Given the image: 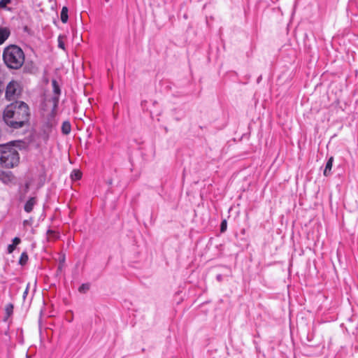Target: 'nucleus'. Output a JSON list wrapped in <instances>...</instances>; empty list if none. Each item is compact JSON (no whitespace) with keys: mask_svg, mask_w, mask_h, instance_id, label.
I'll list each match as a JSON object with an SVG mask.
<instances>
[{"mask_svg":"<svg viewBox=\"0 0 358 358\" xmlns=\"http://www.w3.org/2000/svg\"><path fill=\"white\" fill-rule=\"evenodd\" d=\"M29 109L23 101H15L7 106L3 112L6 124L13 128L22 127L29 120Z\"/></svg>","mask_w":358,"mask_h":358,"instance_id":"f257e3e1","label":"nucleus"},{"mask_svg":"<svg viewBox=\"0 0 358 358\" xmlns=\"http://www.w3.org/2000/svg\"><path fill=\"white\" fill-rule=\"evenodd\" d=\"M3 59L9 69H18L24 64V54L18 46L9 45L3 50Z\"/></svg>","mask_w":358,"mask_h":358,"instance_id":"f03ea898","label":"nucleus"},{"mask_svg":"<svg viewBox=\"0 0 358 358\" xmlns=\"http://www.w3.org/2000/svg\"><path fill=\"white\" fill-rule=\"evenodd\" d=\"M16 149L8 145H0V164L6 168H13L19 162Z\"/></svg>","mask_w":358,"mask_h":358,"instance_id":"7ed1b4c3","label":"nucleus"},{"mask_svg":"<svg viewBox=\"0 0 358 358\" xmlns=\"http://www.w3.org/2000/svg\"><path fill=\"white\" fill-rule=\"evenodd\" d=\"M21 90L22 89L19 83L15 80L10 81L6 87V98L8 101L15 100L21 94Z\"/></svg>","mask_w":358,"mask_h":358,"instance_id":"20e7f679","label":"nucleus"},{"mask_svg":"<svg viewBox=\"0 0 358 358\" xmlns=\"http://www.w3.org/2000/svg\"><path fill=\"white\" fill-rule=\"evenodd\" d=\"M59 102L57 96H48L45 98L43 103V109L50 113H54Z\"/></svg>","mask_w":358,"mask_h":358,"instance_id":"39448f33","label":"nucleus"},{"mask_svg":"<svg viewBox=\"0 0 358 358\" xmlns=\"http://www.w3.org/2000/svg\"><path fill=\"white\" fill-rule=\"evenodd\" d=\"M36 201L35 197H31L25 203L24 205V210L27 213H30L36 204Z\"/></svg>","mask_w":358,"mask_h":358,"instance_id":"423d86ee","label":"nucleus"},{"mask_svg":"<svg viewBox=\"0 0 358 358\" xmlns=\"http://www.w3.org/2000/svg\"><path fill=\"white\" fill-rule=\"evenodd\" d=\"M10 31L7 28L0 29V45L3 44L5 41L8 38Z\"/></svg>","mask_w":358,"mask_h":358,"instance_id":"0eeeda50","label":"nucleus"},{"mask_svg":"<svg viewBox=\"0 0 358 358\" xmlns=\"http://www.w3.org/2000/svg\"><path fill=\"white\" fill-rule=\"evenodd\" d=\"M333 162H334V157H331L329 159V160L327 161V164H326V166H325V169H324V176H327L329 175L330 171H331V168H332Z\"/></svg>","mask_w":358,"mask_h":358,"instance_id":"6e6552de","label":"nucleus"},{"mask_svg":"<svg viewBox=\"0 0 358 358\" xmlns=\"http://www.w3.org/2000/svg\"><path fill=\"white\" fill-rule=\"evenodd\" d=\"M20 243V239L17 237H15L13 240V244H10L8 246V252L12 253L15 250L16 245H17Z\"/></svg>","mask_w":358,"mask_h":358,"instance_id":"1a4fd4ad","label":"nucleus"},{"mask_svg":"<svg viewBox=\"0 0 358 358\" xmlns=\"http://www.w3.org/2000/svg\"><path fill=\"white\" fill-rule=\"evenodd\" d=\"M68 8L64 6L61 11V20L63 23H66L68 21Z\"/></svg>","mask_w":358,"mask_h":358,"instance_id":"9d476101","label":"nucleus"},{"mask_svg":"<svg viewBox=\"0 0 358 358\" xmlns=\"http://www.w3.org/2000/svg\"><path fill=\"white\" fill-rule=\"evenodd\" d=\"M52 88H53V92H54L53 96H57L59 97V96L60 94V88H59V86L57 82L56 81V80H52Z\"/></svg>","mask_w":358,"mask_h":358,"instance_id":"9b49d317","label":"nucleus"},{"mask_svg":"<svg viewBox=\"0 0 358 358\" xmlns=\"http://www.w3.org/2000/svg\"><path fill=\"white\" fill-rule=\"evenodd\" d=\"M62 129V132L64 134H69L71 131V124H69V122H63Z\"/></svg>","mask_w":358,"mask_h":358,"instance_id":"f8f14e48","label":"nucleus"},{"mask_svg":"<svg viewBox=\"0 0 358 358\" xmlns=\"http://www.w3.org/2000/svg\"><path fill=\"white\" fill-rule=\"evenodd\" d=\"M82 173L78 170H73L71 174V179L73 180H78L80 179Z\"/></svg>","mask_w":358,"mask_h":358,"instance_id":"ddd939ff","label":"nucleus"},{"mask_svg":"<svg viewBox=\"0 0 358 358\" xmlns=\"http://www.w3.org/2000/svg\"><path fill=\"white\" fill-rule=\"evenodd\" d=\"M28 260V255L27 254V252H22L21 254V256H20V260H19V263L21 264V265H24L27 263Z\"/></svg>","mask_w":358,"mask_h":358,"instance_id":"4468645a","label":"nucleus"},{"mask_svg":"<svg viewBox=\"0 0 358 358\" xmlns=\"http://www.w3.org/2000/svg\"><path fill=\"white\" fill-rule=\"evenodd\" d=\"M10 0H1L0 1V8H4L9 3Z\"/></svg>","mask_w":358,"mask_h":358,"instance_id":"2eb2a0df","label":"nucleus"},{"mask_svg":"<svg viewBox=\"0 0 358 358\" xmlns=\"http://www.w3.org/2000/svg\"><path fill=\"white\" fill-rule=\"evenodd\" d=\"M89 289V285H86V284H83L80 287H79V291L80 292H85L86 290H88Z\"/></svg>","mask_w":358,"mask_h":358,"instance_id":"dca6fc26","label":"nucleus"},{"mask_svg":"<svg viewBox=\"0 0 358 358\" xmlns=\"http://www.w3.org/2000/svg\"><path fill=\"white\" fill-rule=\"evenodd\" d=\"M58 46L62 49H64V43L62 41V38L61 36H59L58 38Z\"/></svg>","mask_w":358,"mask_h":358,"instance_id":"f3484780","label":"nucleus"},{"mask_svg":"<svg viewBox=\"0 0 358 358\" xmlns=\"http://www.w3.org/2000/svg\"><path fill=\"white\" fill-rule=\"evenodd\" d=\"M226 229H227V221L224 220L221 223L220 230L222 232H224L226 230Z\"/></svg>","mask_w":358,"mask_h":358,"instance_id":"a211bd4d","label":"nucleus"},{"mask_svg":"<svg viewBox=\"0 0 358 358\" xmlns=\"http://www.w3.org/2000/svg\"><path fill=\"white\" fill-rule=\"evenodd\" d=\"M13 308V305L9 304V305L7 306V307H6V312H7V313L8 315L10 313V312H12Z\"/></svg>","mask_w":358,"mask_h":358,"instance_id":"6ab92c4d","label":"nucleus"},{"mask_svg":"<svg viewBox=\"0 0 358 358\" xmlns=\"http://www.w3.org/2000/svg\"><path fill=\"white\" fill-rule=\"evenodd\" d=\"M28 291H29V285L27 286V288L26 289L24 290V293H23V298L25 299L27 294H28Z\"/></svg>","mask_w":358,"mask_h":358,"instance_id":"aec40b11","label":"nucleus"},{"mask_svg":"<svg viewBox=\"0 0 358 358\" xmlns=\"http://www.w3.org/2000/svg\"><path fill=\"white\" fill-rule=\"evenodd\" d=\"M2 175L5 177V178H8V180H10V176L9 175V173H2Z\"/></svg>","mask_w":358,"mask_h":358,"instance_id":"412c9836","label":"nucleus"},{"mask_svg":"<svg viewBox=\"0 0 358 358\" xmlns=\"http://www.w3.org/2000/svg\"><path fill=\"white\" fill-rule=\"evenodd\" d=\"M62 264H60L59 265L58 270L61 271V270H62Z\"/></svg>","mask_w":358,"mask_h":358,"instance_id":"4be33fe9","label":"nucleus"}]
</instances>
